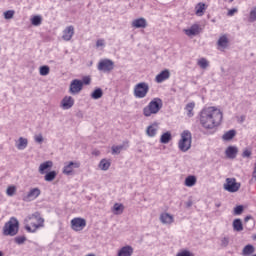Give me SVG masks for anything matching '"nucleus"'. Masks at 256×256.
Segmentation results:
<instances>
[{
  "label": "nucleus",
  "mask_w": 256,
  "mask_h": 256,
  "mask_svg": "<svg viewBox=\"0 0 256 256\" xmlns=\"http://www.w3.org/2000/svg\"><path fill=\"white\" fill-rule=\"evenodd\" d=\"M199 121L201 127L208 131L217 129L223 121V112L215 106H209L200 111Z\"/></svg>",
  "instance_id": "nucleus-1"
},
{
  "label": "nucleus",
  "mask_w": 256,
  "mask_h": 256,
  "mask_svg": "<svg viewBox=\"0 0 256 256\" xmlns=\"http://www.w3.org/2000/svg\"><path fill=\"white\" fill-rule=\"evenodd\" d=\"M41 227H45V220L39 212L28 215L24 219V229L27 233H37V230L41 229Z\"/></svg>",
  "instance_id": "nucleus-2"
},
{
  "label": "nucleus",
  "mask_w": 256,
  "mask_h": 256,
  "mask_svg": "<svg viewBox=\"0 0 256 256\" xmlns=\"http://www.w3.org/2000/svg\"><path fill=\"white\" fill-rule=\"evenodd\" d=\"M163 109V100L161 98H153L147 106L143 108L144 117H151L152 115H157L159 111Z\"/></svg>",
  "instance_id": "nucleus-3"
},
{
  "label": "nucleus",
  "mask_w": 256,
  "mask_h": 256,
  "mask_svg": "<svg viewBox=\"0 0 256 256\" xmlns=\"http://www.w3.org/2000/svg\"><path fill=\"white\" fill-rule=\"evenodd\" d=\"M2 233L5 237H15L19 233V220L11 217L8 222L4 224Z\"/></svg>",
  "instance_id": "nucleus-4"
},
{
  "label": "nucleus",
  "mask_w": 256,
  "mask_h": 256,
  "mask_svg": "<svg viewBox=\"0 0 256 256\" xmlns=\"http://www.w3.org/2000/svg\"><path fill=\"white\" fill-rule=\"evenodd\" d=\"M192 136L189 130H184L181 133V138L178 142V149L183 153L191 149Z\"/></svg>",
  "instance_id": "nucleus-5"
},
{
  "label": "nucleus",
  "mask_w": 256,
  "mask_h": 256,
  "mask_svg": "<svg viewBox=\"0 0 256 256\" xmlns=\"http://www.w3.org/2000/svg\"><path fill=\"white\" fill-rule=\"evenodd\" d=\"M134 97L136 99H145L149 93V84L146 82H140L134 86Z\"/></svg>",
  "instance_id": "nucleus-6"
},
{
  "label": "nucleus",
  "mask_w": 256,
  "mask_h": 256,
  "mask_svg": "<svg viewBox=\"0 0 256 256\" xmlns=\"http://www.w3.org/2000/svg\"><path fill=\"white\" fill-rule=\"evenodd\" d=\"M98 71H103L104 73H111L115 69V62L110 59H102L99 61L97 66Z\"/></svg>",
  "instance_id": "nucleus-7"
},
{
  "label": "nucleus",
  "mask_w": 256,
  "mask_h": 256,
  "mask_svg": "<svg viewBox=\"0 0 256 256\" xmlns=\"http://www.w3.org/2000/svg\"><path fill=\"white\" fill-rule=\"evenodd\" d=\"M72 231H83L87 227V220L81 217H75L70 221Z\"/></svg>",
  "instance_id": "nucleus-8"
},
{
  "label": "nucleus",
  "mask_w": 256,
  "mask_h": 256,
  "mask_svg": "<svg viewBox=\"0 0 256 256\" xmlns=\"http://www.w3.org/2000/svg\"><path fill=\"white\" fill-rule=\"evenodd\" d=\"M225 191L229 193H237L241 189V184L237 183L235 178H227L226 183L224 184Z\"/></svg>",
  "instance_id": "nucleus-9"
},
{
  "label": "nucleus",
  "mask_w": 256,
  "mask_h": 256,
  "mask_svg": "<svg viewBox=\"0 0 256 256\" xmlns=\"http://www.w3.org/2000/svg\"><path fill=\"white\" fill-rule=\"evenodd\" d=\"M82 90H83V81L79 79H74L70 84V93H72V95H75L77 93H81Z\"/></svg>",
  "instance_id": "nucleus-10"
},
{
  "label": "nucleus",
  "mask_w": 256,
  "mask_h": 256,
  "mask_svg": "<svg viewBox=\"0 0 256 256\" xmlns=\"http://www.w3.org/2000/svg\"><path fill=\"white\" fill-rule=\"evenodd\" d=\"M184 33L187 37H195L201 33V26L199 24H193L190 28L184 29Z\"/></svg>",
  "instance_id": "nucleus-11"
},
{
  "label": "nucleus",
  "mask_w": 256,
  "mask_h": 256,
  "mask_svg": "<svg viewBox=\"0 0 256 256\" xmlns=\"http://www.w3.org/2000/svg\"><path fill=\"white\" fill-rule=\"evenodd\" d=\"M39 195H41V190L39 188H32L28 194L24 196L23 201H35Z\"/></svg>",
  "instance_id": "nucleus-12"
},
{
  "label": "nucleus",
  "mask_w": 256,
  "mask_h": 256,
  "mask_svg": "<svg viewBox=\"0 0 256 256\" xmlns=\"http://www.w3.org/2000/svg\"><path fill=\"white\" fill-rule=\"evenodd\" d=\"M79 167H81L79 162H69L64 166L63 173L64 175H71V173H73V169H79Z\"/></svg>",
  "instance_id": "nucleus-13"
},
{
  "label": "nucleus",
  "mask_w": 256,
  "mask_h": 256,
  "mask_svg": "<svg viewBox=\"0 0 256 256\" xmlns=\"http://www.w3.org/2000/svg\"><path fill=\"white\" fill-rule=\"evenodd\" d=\"M217 46L219 51H225V49L229 47V38H227V35L224 34L220 36L217 42Z\"/></svg>",
  "instance_id": "nucleus-14"
},
{
  "label": "nucleus",
  "mask_w": 256,
  "mask_h": 256,
  "mask_svg": "<svg viewBox=\"0 0 256 256\" xmlns=\"http://www.w3.org/2000/svg\"><path fill=\"white\" fill-rule=\"evenodd\" d=\"M75 105V99L71 96H65L61 101V107L62 109H71Z\"/></svg>",
  "instance_id": "nucleus-15"
},
{
  "label": "nucleus",
  "mask_w": 256,
  "mask_h": 256,
  "mask_svg": "<svg viewBox=\"0 0 256 256\" xmlns=\"http://www.w3.org/2000/svg\"><path fill=\"white\" fill-rule=\"evenodd\" d=\"M73 35H75V27L73 26H68L66 29L63 31L62 39L64 41H71L73 39Z\"/></svg>",
  "instance_id": "nucleus-16"
},
{
  "label": "nucleus",
  "mask_w": 256,
  "mask_h": 256,
  "mask_svg": "<svg viewBox=\"0 0 256 256\" xmlns=\"http://www.w3.org/2000/svg\"><path fill=\"white\" fill-rule=\"evenodd\" d=\"M171 77V72H169L168 69L161 71L158 75L155 77L156 83H163V81H167Z\"/></svg>",
  "instance_id": "nucleus-17"
},
{
  "label": "nucleus",
  "mask_w": 256,
  "mask_h": 256,
  "mask_svg": "<svg viewBox=\"0 0 256 256\" xmlns=\"http://www.w3.org/2000/svg\"><path fill=\"white\" fill-rule=\"evenodd\" d=\"M158 131H159V123L154 122L147 127L146 134L148 135V137H155Z\"/></svg>",
  "instance_id": "nucleus-18"
},
{
  "label": "nucleus",
  "mask_w": 256,
  "mask_h": 256,
  "mask_svg": "<svg viewBox=\"0 0 256 256\" xmlns=\"http://www.w3.org/2000/svg\"><path fill=\"white\" fill-rule=\"evenodd\" d=\"M237 153H239V148L236 146H229L225 150V155L228 159H235V157H237Z\"/></svg>",
  "instance_id": "nucleus-19"
},
{
  "label": "nucleus",
  "mask_w": 256,
  "mask_h": 256,
  "mask_svg": "<svg viewBox=\"0 0 256 256\" xmlns=\"http://www.w3.org/2000/svg\"><path fill=\"white\" fill-rule=\"evenodd\" d=\"M205 11H207V5L203 2H199L195 6V14L197 17H203L205 15Z\"/></svg>",
  "instance_id": "nucleus-20"
},
{
  "label": "nucleus",
  "mask_w": 256,
  "mask_h": 256,
  "mask_svg": "<svg viewBox=\"0 0 256 256\" xmlns=\"http://www.w3.org/2000/svg\"><path fill=\"white\" fill-rule=\"evenodd\" d=\"M53 168V161H46L39 166V173L40 175H45L47 171Z\"/></svg>",
  "instance_id": "nucleus-21"
},
{
  "label": "nucleus",
  "mask_w": 256,
  "mask_h": 256,
  "mask_svg": "<svg viewBox=\"0 0 256 256\" xmlns=\"http://www.w3.org/2000/svg\"><path fill=\"white\" fill-rule=\"evenodd\" d=\"M160 221L164 225H171V223H173L175 221V218H173V215H171L169 213H162L160 215Z\"/></svg>",
  "instance_id": "nucleus-22"
},
{
  "label": "nucleus",
  "mask_w": 256,
  "mask_h": 256,
  "mask_svg": "<svg viewBox=\"0 0 256 256\" xmlns=\"http://www.w3.org/2000/svg\"><path fill=\"white\" fill-rule=\"evenodd\" d=\"M132 27L135 29H145L147 27V20L145 18H138L132 22Z\"/></svg>",
  "instance_id": "nucleus-23"
},
{
  "label": "nucleus",
  "mask_w": 256,
  "mask_h": 256,
  "mask_svg": "<svg viewBox=\"0 0 256 256\" xmlns=\"http://www.w3.org/2000/svg\"><path fill=\"white\" fill-rule=\"evenodd\" d=\"M133 255V247L124 246L118 251V256H131Z\"/></svg>",
  "instance_id": "nucleus-24"
},
{
  "label": "nucleus",
  "mask_w": 256,
  "mask_h": 256,
  "mask_svg": "<svg viewBox=\"0 0 256 256\" xmlns=\"http://www.w3.org/2000/svg\"><path fill=\"white\" fill-rule=\"evenodd\" d=\"M184 185L186 187H194V185H197V177L193 175L186 177Z\"/></svg>",
  "instance_id": "nucleus-25"
},
{
  "label": "nucleus",
  "mask_w": 256,
  "mask_h": 256,
  "mask_svg": "<svg viewBox=\"0 0 256 256\" xmlns=\"http://www.w3.org/2000/svg\"><path fill=\"white\" fill-rule=\"evenodd\" d=\"M235 135H237V132H235V130H229L223 134L222 139L223 141H231V139H233Z\"/></svg>",
  "instance_id": "nucleus-26"
},
{
  "label": "nucleus",
  "mask_w": 256,
  "mask_h": 256,
  "mask_svg": "<svg viewBox=\"0 0 256 256\" xmlns=\"http://www.w3.org/2000/svg\"><path fill=\"white\" fill-rule=\"evenodd\" d=\"M109 167H111V161L107 160V159H102L99 163V168L102 171H107L109 169Z\"/></svg>",
  "instance_id": "nucleus-27"
},
{
  "label": "nucleus",
  "mask_w": 256,
  "mask_h": 256,
  "mask_svg": "<svg viewBox=\"0 0 256 256\" xmlns=\"http://www.w3.org/2000/svg\"><path fill=\"white\" fill-rule=\"evenodd\" d=\"M195 109V102H190L186 105L185 110L187 111V115L189 117H193V110Z\"/></svg>",
  "instance_id": "nucleus-28"
},
{
  "label": "nucleus",
  "mask_w": 256,
  "mask_h": 256,
  "mask_svg": "<svg viewBox=\"0 0 256 256\" xmlns=\"http://www.w3.org/2000/svg\"><path fill=\"white\" fill-rule=\"evenodd\" d=\"M233 229L234 231H243V222H241V219H235L233 221Z\"/></svg>",
  "instance_id": "nucleus-29"
},
{
  "label": "nucleus",
  "mask_w": 256,
  "mask_h": 256,
  "mask_svg": "<svg viewBox=\"0 0 256 256\" xmlns=\"http://www.w3.org/2000/svg\"><path fill=\"white\" fill-rule=\"evenodd\" d=\"M56 177H57V172L50 171V172L46 173V175L44 176V179H45V181L51 182V181H55Z\"/></svg>",
  "instance_id": "nucleus-30"
},
{
  "label": "nucleus",
  "mask_w": 256,
  "mask_h": 256,
  "mask_svg": "<svg viewBox=\"0 0 256 256\" xmlns=\"http://www.w3.org/2000/svg\"><path fill=\"white\" fill-rule=\"evenodd\" d=\"M28 141L26 138L20 137L19 138V143L17 144V149H19L20 151H22L23 149H25L27 147Z\"/></svg>",
  "instance_id": "nucleus-31"
},
{
  "label": "nucleus",
  "mask_w": 256,
  "mask_h": 256,
  "mask_svg": "<svg viewBox=\"0 0 256 256\" xmlns=\"http://www.w3.org/2000/svg\"><path fill=\"white\" fill-rule=\"evenodd\" d=\"M42 21H43V19L39 15L33 16L31 18V24L34 25V27H39V25H41Z\"/></svg>",
  "instance_id": "nucleus-32"
},
{
  "label": "nucleus",
  "mask_w": 256,
  "mask_h": 256,
  "mask_svg": "<svg viewBox=\"0 0 256 256\" xmlns=\"http://www.w3.org/2000/svg\"><path fill=\"white\" fill-rule=\"evenodd\" d=\"M169 141H171V132H166L161 135V137H160L161 143L167 144V143H169Z\"/></svg>",
  "instance_id": "nucleus-33"
},
{
  "label": "nucleus",
  "mask_w": 256,
  "mask_h": 256,
  "mask_svg": "<svg viewBox=\"0 0 256 256\" xmlns=\"http://www.w3.org/2000/svg\"><path fill=\"white\" fill-rule=\"evenodd\" d=\"M124 209L125 207L123 206V204H119V203L114 204L113 211L116 215H121Z\"/></svg>",
  "instance_id": "nucleus-34"
},
{
  "label": "nucleus",
  "mask_w": 256,
  "mask_h": 256,
  "mask_svg": "<svg viewBox=\"0 0 256 256\" xmlns=\"http://www.w3.org/2000/svg\"><path fill=\"white\" fill-rule=\"evenodd\" d=\"M252 253H255V247L251 244L246 245L243 249V255H252Z\"/></svg>",
  "instance_id": "nucleus-35"
},
{
  "label": "nucleus",
  "mask_w": 256,
  "mask_h": 256,
  "mask_svg": "<svg viewBox=\"0 0 256 256\" xmlns=\"http://www.w3.org/2000/svg\"><path fill=\"white\" fill-rule=\"evenodd\" d=\"M92 99H101L103 97V90L101 88H97L91 94Z\"/></svg>",
  "instance_id": "nucleus-36"
},
{
  "label": "nucleus",
  "mask_w": 256,
  "mask_h": 256,
  "mask_svg": "<svg viewBox=\"0 0 256 256\" xmlns=\"http://www.w3.org/2000/svg\"><path fill=\"white\" fill-rule=\"evenodd\" d=\"M197 64L201 67V69H207L209 67V61H207L205 58L199 59Z\"/></svg>",
  "instance_id": "nucleus-37"
},
{
  "label": "nucleus",
  "mask_w": 256,
  "mask_h": 256,
  "mask_svg": "<svg viewBox=\"0 0 256 256\" xmlns=\"http://www.w3.org/2000/svg\"><path fill=\"white\" fill-rule=\"evenodd\" d=\"M4 19L9 20L15 17V10H7L3 13Z\"/></svg>",
  "instance_id": "nucleus-38"
},
{
  "label": "nucleus",
  "mask_w": 256,
  "mask_h": 256,
  "mask_svg": "<svg viewBox=\"0 0 256 256\" xmlns=\"http://www.w3.org/2000/svg\"><path fill=\"white\" fill-rule=\"evenodd\" d=\"M16 192H17V187L15 186H9L6 190L8 197H13V195H15Z\"/></svg>",
  "instance_id": "nucleus-39"
},
{
  "label": "nucleus",
  "mask_w": 256,
  "mask_h": 256,
  "mask_svg": "<svg viewBox=\"0 0 256 256\" xmlns=\"http://www.w3.org/2000/svg\"><path fill=\"white\" fill-rule=\"evenodd\" d=\"M15 243H17V245H23V243H25V241H27V238L25 236H17L16 238H14Z\"/></svg>",
  "instance_id": "nucleus-40"
},
{
  "label": "nucleus",
  "mask_w": 256,
  "mask_h": 256,
  "mask_svg": "<svg viewBox=\"0 0 256 256\" xmlns=\"http://www.w3.org/2000/svg\"><path fill=\"white\" fill-rule=\"evenodd\" d=\"M50 71L49 66H41L40 67V75H42L43 77H45Z\"/></svg>",
  "instance_id": "nucleus-41"
},
{
  "label": "nucleus",
  "mask_w": 256,
  "mask_h": 256,
  "mask_svg": "<svg viewBox=\"0 0 256 256\" xmlns=\"http://www.w3.org/2000/svg\"><path fill=\"white\" fill-rule=\"evenodd\" d=\"M123 149V145L120 146H112V154L113 155H119L121 153V150Z\"/></svg>",
  "instance_id": "nucleus-42"
},
{
  "label": "nucleus",
  "mask_w": 256,
  "mask_h": 256,
  "mask_svg": "<svg viewBox=\"0 0 256 256\" xmlns=\"http://www.w3.org/2000/svg\"><path fill=\"white\" fill-rule=\"evenodd\" d=\"M176 256H195V255L188 250H182Z\"/></svg>",
  "instance_id": "nucleus-43"
},
{
  "label": "nucleus",
  "mask_w": 256,
  "mask_h": 256,
  "mask_svg": "<svg viewBox=\"0 0 256 256\" xmlns=\"http://www.w3.org/2000/svg\"><path fill=\"white\" fill-rule=\"evenodd\" d=\"M243 213V206L239 205L234 208V215H241Z\"/></svg>",
  "instance_id": "nucleus-44"
},
{
  "label": "nucleus",
  "mask_w": 256,
  "mask_h": 256,
  "mask_svg": "<svg viewBox=\"0 0 256 256\" xmlns=\"http://www.w3.org/2000/svg\"><path fill=\"white\" fill-rule=\"evenodd\" d=\"M82 84L83 85H90L91 84V76H85L82 79Z\"/></svg>",
  "instance_id": "nucleus-45"
},
{
  "label": "nucleus",
  "mask_w": 256,
  "mask_h": 256,
  "mask_svg": "<svg viewBox=\"0 0 256 256\" xmlns=\"http://www.w3.org/2000/svg\"><path fill=\"white\" fill-rule=\"evenodd\" d=\"M36 143H43V135L38 134L34 137Z\"/></svg>",
  "instance_id": "nucleus-46"
},
{
  "label": "nucleus",
  "mask_w": 256,
  "mask_h": 256,
  "mask_svg": "<svg viewBox=\"0 0 256 256\" xmlns=\"http://www.w3.org/2000/svg\"><path fill=\"white\" fill-rule=\"evenodd\" d=\"M242 157H251V150L245 149L242 153Z\"/></svg>",
  "instance_id": "nucleus-47"
},
{
  "label": "nucleus",
  "mask_w": 256,
  "mask_h": 256,
  "mask_svg": "<svg viewBox=\"0 0 256 256\" xmlns=\"http://www.w3.org/2000/svg\"><path fill=\"white\" fill-rule=\"evenodd\" d=\"M103 45H105V40L98 39L96 42V47H103Z\"/></svg>",
  "instance_id": "nucleus-48"
},
{
  "label": "nucleus",
  "mask_w": 256,
  "mask_h": 256,
  "mask_svg": "<svg viewBox=\"0 0 256 256\" xmlns=\"http://www.w3.org/2000/svg\"><path fill=\"white\" fill-rule=\"evenodd\" d=\"M235 13H237V9L236 8L230 9L228 11V16L229 17H233V15H235Z\"/></svg>",
  "instance_id": "nucleus-49"
},
{
  "label": "nucleus",
  "mask_w": 256,
  "mask_h": 256,
  "mask_svg": "<svg viewBox=\"0 0 256 256\" xmlns=\"http://www.w3.org/2000/svg\"><path fill=\"white\" fill-rule=\"evenodd\" d=\"M92 155H95L97 157V156L101 155V152L99 150H94L92 152Z\"/></svg>",
  "instance_id": "nucleus-50"
},
{
  "label": "nucleus",
  "mask_w": 256,
  "mask_h": 256,
  "mask_svg": "<svg viewBox=\"0 0 256 256\" xmlns=\"http://www.w3.org/2000/svg\"><path fill=\"white\" fill-rule=\"evenodd\" d=\"M253 178H254L255 181H256V166H255L254 171H253Z\"/></svg>",
  "instance_id": "nucleus-51"
},
{
  "label": "nucleus",
  "mask_w": 256,
  "mask_h": 256,
  "mask_svg": "<svg viewBox=\"0 0 256 256\" xmlns=\"http://www.w3.org/2000/svg\"><path fill=\"white\" fill-rule=\"evenodd\" d=\"M249 219H251V216H246L244 219L245 223H247V221H249Z\"/></svg>",
  "instance_id": "nucleus-52"
},
{
  "label": "nucleus",
  "mask_w": 256,
  "mask_h": 256,
  "mask_svg": "<svg viewBox=\"0 0 256 256\" xmlns=\"http://www.w3.org/2000/svg\"><path fill=\"white\" fill-rule=\"evenodd\" d=\"M254 241H256V234L253 236Z\"/></svg>",
  "instance_id": "nucleus-53"
},
{
  "label": "nucleus",
  "mask_w": 256,
  "mask_h": 256,
  "mask_svg": "<svg viewBox=\"0 0 256 256\" xmlns=\"http://www.w3.org/2000/svg\"><path fill=\"white\" fill-rule=\"evenodd\" d=\"M233 1H235V0H229V3H233Z\"/></svg>",
  "instance_id": "nucleus-54"
},
{
  "label": "nucleus",
  "mask_w": 256,
  "mask_h": 256,
  "mask_svg": "<svg viewBox=\"0 0 256 256\" xmlns=\"http://www.w3.org/2000/svg\"><path fill=\"white\" fill-rule=\"evenodd\" d=\"M0 256H3V252L2 251H0Z\"/></svg>",
  "instance_id": "nucleus-55"
},
{
  "label": "nucleus",
  "mask_w": 256,
  "mask_h": 256,
  "mask_svg": "<svg viewBox=\"0 0 256 256\" xmlns=\"http://www.w3.org/2000/svg\"><path fill=\"white\" fill-rule=\"evenodd\" d=\"M224 241H227V238H224Z\"/></svg>",
  "instance_id": "nucleus-56"
}]
</instances>
